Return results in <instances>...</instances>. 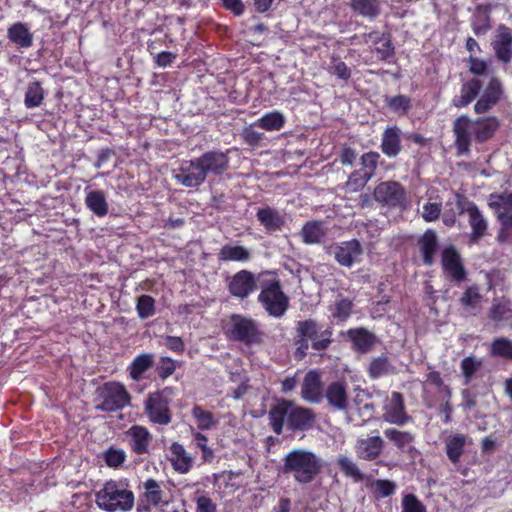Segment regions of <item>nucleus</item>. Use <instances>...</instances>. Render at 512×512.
Wrapping results in <instances>:
<instances>
[{
    "label": "nucleus",
    "instance_id": "obj_41",
    "mask_svg": "<svg viewBox=\"0 0 512 512\" xmlns=\"http://www.w3.org/2000/svg\"><path fill=\"white\" fill-rule=\"evenodd\" d=\"M254 125L266 131H279L285 125V117L277 110L270 111L260 117Z\"/></svg>",
    "mask_w": 512,
    "mask_h": 512
},
{
    "label": "nucleus",
    "instance_id": "obj_7",
    "mask_svg": "<svg viewBox=\"0 0 512 512\" xmlns=\"http://www.w3.org/2000/svg\"><path fill=\"white\" fill-rule=\"evenodd\" d=\"M95 409L104 413H116L131 405L132 396L119 381L104 382L96 389Z\"/></svg>",
    "mask_w": 512,
    "mask_h": 512
},
{
    "label": "nucleus",
    "instance_id": "obj_38",
    "mask_svg": "<svg viewBox=\"0 0 512 512\" xmlns=\"http://www.w3.org/2000/svg\"><path fill=\"white\" fill-rule=\"evenodd\" d=\"M325 234L321 221H308L301 229L302 241L305 244H318Z\"/></svg>",
    "mask_w": 512,
    "mask_h": 512
},
{
    "label": "nucleus",
    "instance_id": "obj_35",
    "mask_svg": "<svg viewBox=\"0 0 512 512\" xmlns=\"http://www.w3.org/2000/svg\"><path fill=\"white\" fill-rule=\"evenodd\" d=\"M467 443V435L453 434L449 435L445 440V450L448 459L457 464L464 453V448Z\"/></svg>",
    "mask_w": 512,
    "mask_h": 512
},
{
    "label": "nucleus",
    "instance_id": "obj_27",
    "mask_svg": "<svg viewBox=\"0 0 512 512\" xmlns=\"http://www.w3.org/2000/svg\"><path fill=\"white\" fill-rule=\"evenodd\" d=\"M380 149L389 158L396 157L401 152V130L396 125L385 128Z\"/></svg>",
    "mask_w": 512,
    "mask_h": 512
},
{
    "label": "nucleus",
    "instance_id": "obj_10",
    "mask_svg": "<svg viewBox=\"0 0 512 512\" xmlns=\"http://www.w3.org/2000/svg\"><path fill=\"white\" fill-rule=\"evenodd\" d=\"M138 489V512H149L151 507H159L168 504L167 493L162 481L147 478L145 481L141 482Z\"/></svg>",
    "mask_w": 512,
    "mask_h": 512
},
{
    "label": "nucleus",
    "instance_id": "obj_49",
    "mask_svg": "<svg viewBox=\"0 0 512 512\" xmlns=\"http://www.w3.org/2000/svg\"><path fill=\"white\" fill-rule=\"evenodd\" d=\"M490 355L512 360V341L504 337L494 339L491 343Z\"/></svg>",
    "mask_w": 512,
    "mask_h": 512
},
{
    "label": "nucleus",
    "instance_id": "obj_60",
    "mask_svg": "<svg viewBox=\"0 0 512 512\" xmlns=\"http://www.w3.org/2000/svg\"><path fill=\"white\" fill-rule=\"evenodd\" d=\"M176 361L171 357H161L157 365L156 371L161 380H165L170 377L176 370Z\"/></svg>",
    "mask_w": 512,
    "mask_h": 512
},
{
    "label": "nucleus",
    "instance_id": "obj_36",
    "mask_svg": "<svg viewBox=\"0 0 512 512\" xmlns=\"http://www.w3.org/2000/svg\"><path fill=\"white\" fill-rule=\"evenodd\" d=\"M154 363V357L150 353H143L136 356L128 366L129 376L134 381L142 379L143 374L148 371Z\"/></svg>",
    "mask_w": 512,
    "mask_h": 512
},
{
    "label": "nucleus",
    "instance_id": "obj_11",
    "mask_svg": "<svg viewBox=\"0 0 512 512\" xmlns=\"http://www.w3.org/2000/svg\"><path fill=\"white\" fill-rule=\"evenodd\" d=\"M374 199L388 208L404 209L407 203V193L402 184L397 181L379 183L373 191Z\"/></svg>",
    "mask_w": 512,
    "mask_h": 512
},
{
    "label": "nucleus",
    "instance_id": "obj_15",
    "mask_svg": "<svg viewBox=\"0 0 512 512\" xmlns=\"http://www.w3.org/2000/svg\"><path fill=\"white\" fill-rule=\"evenodd\" d=\"M257 287V277L246 269L236 272L227 284L230 295L239 300L247 299L257 290Z\"/></svg>",
    "mask_w": 512,
    "mask_h": 512
},
{
    "label": "nucleus",
    "instance_id": "obj_33",
    "mask_svg": "<svg viewBox=\"0 0 512 512\" xmlns=\"http://www.w3.org/2000/svg\"><path fill=\"white\" fill-rule=\"evenodd\" d=\"M220 262H241L245 263L250 261L251 252L244 246L225 244L221 247L218 254Z\"/></svg>",
    "mask_w": 512,
    "mask_h": 512
},
{
    "label": "nucleus",
    "instance_id": "obj_19",
    "mask_svg": "<svg viewBox=\"0 0 512 512\" xmlns=\"http://www.w3.org/2000/svg\"><path fill=\"white\" fill-rule=\"evenodd\" d=\"M124 435L132 453L136 455L149 453L152 435L147 427L138 424L132 425L124 432Z\"/></svg>",
    "mask_w": 512,
    "mask_h": 512
},
{
    "label": "nucleus",
    "instance_id": "obj_62",
    "mask_svg": "<svg viewBox=\"0 0 512 512\" xmlns=\"http://www.w3.org/2000/svg\"><path fill=\"white\" fill-rule=\"evenodd\" d=\"M402 512H427V509L414 494H407L402 499Z\"/></svg>",
    "mask_w": 512,
    "mask_h": 512
},
{
    "label": "nucleus",
    "instance_id": "obj_48",
    "mask_svg": "<svg viewBox=\"0 0 512 512\" xmlns=\"http://www.w3.org/2000/svg\"><path fill=\"white\" fill-rule=\"evenodd\" d=\"M337 465L341 472L346 476L353 479L354 482H361L364 480V474L360 471L358 466L348 457L339 456Z\"/></svg>",
    "mask_w": 512,
    "mask_h": 512
},
{
    "label": "nucleus",
    "instance_id": "obj_45",
    "mask_svg": "<svg viewBox=\"0 0 512 512\" xmlns=\"http://www.w3.org/2000/svg\"><path fill=\"white\" fill-rule=\"evenodd\" d=\"M472 30L476 36L485 35L491 29L488 7L479 6L472 21Z\"/></svg>",
    "mask_w": 512,
    "mask_h": 512
},
{
    "label": "nucleus",
    "instance_id": "obj_58",
    "mask_svg": "<svg viewBox=\"0 0 512 512\" xmlns=\"http://www.w3.org/2000/svg\"><path fill=\"white\" fill-rule=\"evenodd\" d=\"M370 180L371 179L367 176L355 170L349 175L345 186L349 192H358L362 190Z\"/></svg>",
    "mask_w": 512,
    "mask_h": 512
},
{
    "label": "nucleus",
    "instance_id": "obj_20",
    "mask_svg": "<svg viewBox=\"0 0 512 512\" xmlns=\"http://www.w3.org/2000/svg\"><path fill=\"white\" fill-rule=\"evenodd\" d=\"M301 396L310 403H319L323 398V385L320 374L315 370L306 373L302 387Z\"/></svg>",
    "mask_w": 512,
    "mask_h": 512
},
{
    "label": "nucleus",
    "instance_id": "obj_32",
    "mask_svg": "<svg viewBox=\"0 0 512 512\" xmlns=\"http://www.w3.org/2000/svg\"><path fill=\"white\" fill-rule=\"evenodd\" d=\"M384 436L402 453H409L413 450L412 444L415 441V435L410 431H402L396 428H386Z\"/></svg>",
    "mask_w": 512,
    "mask_h": 512
},
{
    "label": "nucleus",
    "instance_id": "obj_51",
    "mask_svg": "<svg viewBox=\"0 0 512 512\" xmlns=\"http://www.w3.org/2000/svg\"><path fill=\"white\" fill-rule=\"evenodd\" d=\"M483 362L481 359H477L474 356H468L462 359L460 368L462 375L465 380V384H469L476 374V372L482 367Z\"/></svg>",
    "mask_w": 512,
    "mask_h": 512
},
{
    "label": "nucleus",
    "instance_id": "obj_54",
    "mask_svg": "<svg viewBox=\"0 0 512 512\" xmlns=\"http://www.w3.org/2000/svg\"><path fill=\"white\" fill-rule=\"evenodd\" d=\"M488 205L495 212H498L501 207L506 211H512V192L490 194V202Z\"/></svg>",
    "mask_w": 512,
    "mask_h": 512
},
{
    "label": "nucleus",
    "instance_id": "obj_46",
    "mask_svg": "<svg viewBox=\"0 0 512 512\" xmlns=\"http://www.w3.org/2000/svg\"><path fill=\"white\" fill-rule=\"evenodd\" d=\"M191 413L195 419L197 428L201 431L210 430L217 424L214 415L210 411L204 410L200 405H195Z\"/></svg>",
    "mask_w": 512,
    "mask_h": 512
},
{
    "label": "nucleus",
    "instance_id": "obj_43",
    "mask_svg": "<svg viewBox=\"0 0 512 512\" xmlns=\"http://www.w3.org/2000/svg\"><path fill=\"white\" fill-rule=\"evenodd\" d=\"M380 158V154L376 151L362 154L360 157V168L357 171L372 179L378 168Z\"/></svg>",
    "mask_w": 512,
    "mask_h": 512
},
{
    "label": "nucleus",
    "instance_id": "obj_37",
    "mask_svg": "<svg viewBox=\"0 0 512 512\" xmlns=\"http://www.w3.org/2000/svg\"><path fill=\"white\" fill-rule=\"evenodd\" d=\"M87 208L98 217H104L108 213V203L105 195L100 190H94L87 193L85 198Z\"/></svg>",
    "mask_w": 512,
    "mask_h": 512
},
{
    "label": "nucleus",
    "instance_id": "obj_56",
    "mask_svg": "<svg viewBox=\"0 0 512 512\" xmlns=\"http://www.w3.org/2000/svg\"><path fill=\"white\" fill-rule=\"evenodd\" d=\"M193 439L196 446L201 450V458L205 463L213 462L215 458V454L212 448H210L208 443V438L202 434L201 432H196L193 434Z\"/></svg>",
    "mask_w": 512,
    "mask_h": 512
},
{
    "label": "nucleus",
    "instance_id": "obj_23",
    "mask_svg": "<svg viewBox=\"0 0 512 512\" xmlns=\"http://www.w3.org/2000/svg\"><path fill=\"white\" fill-rule=\"evenodd\" d=\"M496 58L504 64L512 61V32L506 26L500 27V32L492 43Z\"/></svg>",
    "mask_w": 512,
    "mask_h": 512
},
{
    "label": "nucleus",
    "instance_id": "obj_1",
    "mask_svg": "<svg viewBox=\"0 0 512 512\" xmlns=\"http://www.w3.org/2000/svg\"><path fill=\"white\" fill-rule=\"evenodd\" d=\"M499 127L500 121L496 116L478 117L472 120L466 114L460 115L454 120L452 126L457 155H468L473 139L478 143H484L494 137Z\"/></svg>",
    "mask_w": 512,
    "mask_h": 512
},
{
    "label": "nucleus",
    "instance_id": "obj_13",
    "mask_svg": "<svg viewBox=\"0 0 512 512\" xmlns=\"http://www.w3.org/2000/svg\"><path fill=\"white\" fill-rule=\"evenodd\" d=\"M382 409V419L389 424L404 426L412 420L406 411L404 396L398 391L391 392Z\"/></svg>",
    "mask_w": 512,
    "mask_h": 512
},
{
    "label": "nucleus",
    "instance_id": "obj_64",
    "mask_svg": "<svg viewBox=\"0 0 512 512\" xmlns=\"http://www.w3.org/2000/svg\"><path fill=\"white\" fill-rule=\"evenodd\" d=\"M194 500L195 512H217V504L208 495H198Z\"/></svg>",
    "mask_w": 512,
    "mask_h": 512
},
{
    "label": "nucleus",
    "instance_id": "obj_47",
    "mask_svg": "<svg viewBox=\"0 0 512 512\" xmlns=\"http://www.w3.org/2000/svg\"><path fill=\"white\" fill-rule=\"evenodd\" d=\"M155 299L147 294H142L136 299V311L140 319L145 320L152 317L156 312Z\"/></svg>",
    "mask_w": 512,
    "mask_h": 512
},
{
    "label": "nucleus",
    "instance_id": "obj_4",
    "mask_svg": "<svg viewBox=\"0 0 512 512\" xmlns=\"http://www.w3.org/2000/svg\"><path fill=\"white\" fill-rule=\"evenodd\" d=\"M95 503L106 512H129L134 507L135 495L127 479H110L95 493Z\"/></svg>",
    "mask_w": 512,
    "mask_h": 512
},
{
    "label": "nucleus",
    "instance_id": "obj_39",
    "mask_svg": "<svg viewBox=\"0 0 512 512\" xmlns=\"http://www.w3.org/2000/svg\"><path fill=\"white\" fill-rule=\"evenodd\" d=\"M393 370L394 368L390 364L388 356L382 354L381 356L375 357L371 360L367 372L371 379H378L393 373Z\"/></svg>",
    "mask_w": 512,
    "mask_h": 512
},
{
    "label": "nucleus",
    "instance_id": "obj_21",
    "mask_svg": "<svg viewBox=\"0 0 512 512\" xmlns=\"http://www.w3.org/2000/svg\"><path fill=\"white\" fill-rule=\"evenodd\" d=\"M383 447L384 441L380 436H371L358 439L355 452L359 459L374 461L381 455Z\"/></svg>",
    "mask_w": 512,
    "mask_h": 512
},
{
    "label": "nucleus",
    "instance_id": "obj_57",
    "mask_svg": "<svg viewBox=\"0 0 512 512\" xmlns=\"http://www.w3.org/2000/svg\"><path fill=\"white\" fill-rule=\"evenodd\" d=\"M510 313L511 309L507 304L500 301H494L489 308L488 318L494 322H501L508 319Z\"/></svg>",
    "mask_w": 512,
    "mask_h": 512
},
{
    "label": "nucleus",
    "instance_id": "obj_59",
    "mask_svg": "<svg viewBox=\"0 0 512 512\" xmlns=\"http://www.w3.org/2000/svg\"><path fill=\"white\" fill-rule=\"evenodd\" d=\"M481 299V294L479 292V287L477 285H472L466 288L460 298V304L464 307H475Z\"/></svg>",
    "mask_w": 512,
    "mask_h": 512
},
{
    "label": "nucleus",
    "instance_id": "obj_3",
    "mask_svg": "<svg viewBox=\"0 0 512 512\" xmlns=\"http://www.w3.org/2000/svg\"><path fill=\"white\" fill-rule=\"evenodd\" d=\"M332 335V328L323 329V326L313 318L297 321L293 337L295 358H305L310 346L318 352L327 350L333 342Z\"/></svg>",
    "mask_w": 512,
    "mask_h": 512
},
{
    "label": "nucleus",
    "instance_id": "obj_29",
    "mask_svg": "<svg viewBox=\"0 0 512 512\" xmlns=\"http://www.w3.org/2000/svg\"><path fill=\"white\" fill-rule=\"evenodd\" d=\"M173 469L179 474H187L193 467V457L179 442H173L169 448Z\"/></svg>",
    "mask_w": 512,
    "mask_h": 512
},
{
    "label": "nucleus",
    "instance_id": "obj_42",
    "mask_svg": "<svg viewBox=\"0 0 512 512\" xmlns=\"http://www.w3.org/2000/svg\"><path fill=\"white\" fill-rule=\"evenodd\" d=\"M497 220L500 223L496 236L497 242L499 244H512V212L510 214L498 212Z\"/></svg>",
    "mask_w": 512,
    "mask_h": 512
},
{
    "label": "nucleus",
    "instance_id": "obj_5",
    "mask_svg": "<svg viewBox=\"0 0 512 512\" xmlns=\"http://www.w3.org/2000/svg\"><path fill=\"white\" fill-rule=\"evenodd\" d=\"M321 467L320 459L313 452L294 449L284 457L281 471L291 474L300 484H308L319 474Z\"/></svg>",
    "mask_w": 512,
    "mask_h": 512
},
{
    "label": "nucleus",
    "instance_id": "obj_44",
    "mask_svg": "<svg viewBox=\"0 0 512 512\" xmlns=\"http://www.w3.org/2000/svg\"><path fill=\"white\" fill-rule=\"evenodd\" d=\"M386 107L399 115H406L412 107L411 98L407 95L385 96Z\"/></svg>",
    "mask_w": 512,
    "mask_h": 512
},
{
    "label": "nucleus",
    "instance_id": "obj_25",
    "mask_svg": "<svg viewBox=\"0 0 512 512\" xmlns=\"http://www.w3.org/2000/svg\"><path fill=\"white\" fill-rule=\"evenodd\" d=\"M482 82L478 78H471L464 82L460 88V94L452 98V105L458 109L467 107L480 94Z\"/></svg>",
    "mask_w": 512,
    "mask_h": 512
},
{
    "label": "nucleus",
    "instance_id": "obj_52",
    "mask_svg": "<svg viewBox=\"0 0 512 512\" xmlns=\"http://www.w3.org/2000/svg\"><path fill=\"white\" fill-rule=\"evenodd\" d=\"M353 302L349 298L340 297L334 304L333 318L338 321H346L352 314Z\"/></svg>",
    "mask_w": 512,
    "mask_h": 512
},
{
    "label": "nucleus",
    "instance_id": "obj_9",
    "mask_svg": "<svg viewBox=\"0 0 512 512\" xmlns=\"http://www.w3.org/2000/svg\"><path fill=\"white\" fill-rule=\"evenodd\" d=\"M225 335L229 340L245 345L260 344L263 340V333L258 323L241 314L230 316L229 323L225 328Z\"/></svg>",
    "mask_w": 512,
    "mask_h": 512
},
{
    "label": "nucleus",
    "instance_id": "obj_6",
    "mask_svg": "<svg viewBox=\"0 0 512 512\" xmlns=\"http://www.w3.org/2000/svg\"><path fill=\"white\" fill-rule=\"evenodd\" d=\"M176 396L175 388L165 386L149 392L143 401V412L153 425L168 426L173 420L171 405Z\"/></svg>",
    "mask_w": 512,
    "mask_h": 512
},
{
    "label": "nucleus",
    "instance_id": "obj_24",
    "mask_svg": "<svg viewBox=\"0 0 512 512\" xmlns=\"http://www.w3.org/2000/svg\"><path fill=\"white\" fill-rule=\"evenodd\" d=\"M328 404L338 411H346L348 408L347 385L343 381L331 382L325 392Z\"/></svg>",
    "mask_w": 512,
    "mask_h": 512
},
{
    "label": "nucleus",
    "instance_id": "obj_34",
    "mask_svg": "<svg viewBox=\"0 0 512 512\" xmlns=\"http://www.w3.org/2000/svg\"><path fill=\"white\" fill-rule=\"evenodd\" d=\"M468 222L471 228L470 243H478L480 239L488 235V221L479 208L468 215Z\"/></svg>",
    "mask_w": 512,
    "mask_h": 512
},
{
    "label": "nucleus",
    "instance_id": "obj_16",
    "mask_svg": "<svg viewBox=\"0 0 512 512\" xmlns=\"http://www.w3.org/2000/svg\"><path fill=\"white\" fill-rule=\"evenodd\" d=\"M173 177L178 184L187 188H198L206 180V176L197 158L183 162L173 171Z\"/></svg>",
    "mask_w": 512,
    "mask_h": 512
},
{
    "label": "nucleus",
    "instance_id": "obj_53",
    "mask_svg": "<svg viewBox=\"0 0 512 512\" xmlns=\"http://www.w3.org/2000/svg\"><path fill=\"white\" fill-rule=\"evenodd\" d=\"M395 490L396 484L388 479H377L371 485V492L377 499L389 497Z\"/></svg>",
    "mask_w": 512,
    "mask_h": 512
},
{
    "label": "nucleus",
    "instance_id": "obj_8",
    "mask_svg": "<svg viewBox=\"0 0 512 512\" xmlns=\"http://www.w3.org/2000/svg\"><path fill=\"white\" fill-rule=\"evenodd\" d=\"M261 291L257 301L267 314L274 318H281L289 308V297L283 291L278 278L264 280L260 283Z\"/></svg>",
    "mask_w": 512,
    "mask_h": 512
},
{
    "label": "nucleus",
    "instance_id": "obj_55",
    "mask_svg": "<svg viewBox=\"0 0 512 512\" xmlns=\"http://www.w3.org/2000/svg\"><path fill=\"white\" fill-rule=\"evenodd\" d=\"M103 459L110 468L120 467L126 460V453L123 449L109 447L103 453Z\"/></svg>",
    "mask_w": 512,
    "mask_h": 512
},
{
    "label": "nucleus",
    "instance_id": "obj_22",
    "mask_svg": "<svg viewBox=\"0 0 512 512\" xmlns=\"http://www.w3.org/2000/svg\"><path fill=\"white\" fill-rule=\"evenodd\" d=\"M347 336L354 350L362 354L370 352L378 341L376 335L364 327L349 329Z\"/></svg>",
    "mask_w": 512,
    "mask_h": 512
},
{
    "label": "nucleus",
    "instance_id": "obj_28",
    "mask_svg": "<svg viewBox=\"0 0 512 512\" xmlns=\"http://www.w3.org/2000/svg\"><path fill=\"white\" fill-rule=\"evenodd\" d=\"M423 264L432 266L439 248L438 237L434 230L427 229L418 241Z\"/></svg>",
    "mask_w": 512,
    "mask_h": 512
},
{
    "label": "nucleus",
    "instance_id": "obj_50",
    "mask_svg": "<svg viewBox=\"0 0 512 512\" xmlns=\"http://www.w3.org/2000/svg\"><path fill=\"white\" fill-rule=\"evenodd\" d=\"M374 50L381 61L390 63L395 56V46L392 41V35L387 33L382 37V42L375 46Z\"/></svg>",
    "mask_w": 512,
    "mask_h": 512
},
{
    "label": "nucleus",
    "instance_id": "obj_61",
    "mask_svg": "<svg viewBox=\"0 0 512 512\" xmlns=\"http://www.w3.org/2000/svg\"><path fill=\"white\" fill-rule=\"evenodd\" d=\"M329 72L344 81H348L351 77L350 68L338 57H332V65L329 68Z\"/></svg>",
    "mask_w": 512,
    "mask_h": 512
},
{
    "label": "nucleus",
    "instance_id": "obj_30",
    "mask_svg": "<svg viewBox=\"0 0 512 512\" xmlns=\"http://www.w3.org/2000/svg\"><path fill=\"white\" fill-rule=\"evenodd\" d=\"M256 218L266 231L275 232L281 230L285 224V218L276 209L271 207L259 208Z\"/></svg>",
    "mask_w": 512,
    "mask_h": 512
},
{
    "label": "nucleus",
    "instance_id": "obj_17",
    "mask_svg": "<svg viewBox=\"0 0 512 512\" xmlns=\"http://www.w3.org/2000/svg\"><path fill=\"white\" fill-rule=\"evenodd\" d=\"M504 89L501 80L498 77H491L484 89L483 94L474 105L476 114L489 112L501 100Z\"/></svg>",
    "mask_w": 512,
    "mask_h": 512
},
{
    "label": "nucleus",
    "instance_id": "obj_26",
    "mask_svg": "<svg viewBox=\"0 0 512 512\" xmlns=\"http://www.w3.org/2000/svg\"><path fill=\"white\" fill-rule=\"evenodd\" d=\"M8 40L18 48L27 49L33 45L34 36L24 22H15L7 28Z\"/></svg>",
    "mask_w": 512,
    "mask_h": 512
},
{
    "label": "nucleus",
    "instance_id": "obj_31",
    "mask_svg": "<svg viewBox=\"0 0 512 512\" xmlns=\"http://www.w3.org/2000/svg\"><path fill=\"white\" fill-rule=\"evenodd\" d=\"M349 6L355 15L375 20L382 12V0H349Z\"/></svg>",
    "mask_w": 512,
    "mask_h": 512
},
{
    "label": "nucleus",
    "instance_id": "obj_18",
    "mask_svg": "<svg viewBox=\"0 0 512 512\" xmlns=\"http://www.w3.org/2000/svg\"><path fill=\"white\" fill-rule=\"evenodd\" d=\"M205 176H221L229 169L228 152L210 150L197 157Z\"/></svg>",
    "mask_w": 512,
    "mask_h": 512
},
{
    "label": "nucleus",
    "instance_id": "obj_40",
    "mask_svg": "<svg viewBox=\"0 0 512 512\" xmlns=\"http://www.w3.org/2000/svg\"><path fill=\"white\" fill-rule=\"evenodd\" d=\"M45 98V91L39 81H32L28 84L25 97L24 105L27 109H33L39 107Z\"/></svg>",
    "mask_w": 512,
    "mask_h": 512
},
{
    "label": "nucleus",
    "instance_id": "obj_2",
    "mask_svg": "<svg viewBox=\"0 0 512 512\" xmlns=\"http://www.w3.org/2000/svg\"><path fill=\"white\" fill-rule=\"evenodd\" d=\"M317 415L308 407L297 405L293 400L280 398L268 412L269 425L276 435L283 433L284 425L292 432H304L313 428Z\"/></svg>",
    "mask_w": 512,
    "mask_h": 512
},
{
    "label": "nucleus",
    "instance_id": "obj_63",
    "mask_svg": "<svg viewBox=\"0 0 512 512\" xmlns=\"http://www.w3.org/2000/svg\"><path fill=\"white\" fill-rule=\"evenodd\" d=\"M455 204L459 215H463L465 213L469 215L478 208V206L473 201L469 200L464 194L461 193L455 194Z\"/></svg>",
    "mask_w": 512,
    "mask_h": 512
},
{
    "label": "nucleus",
    "instance_id": "obj_12",
    "mask_svg": "<svg viewBox=\"0 0 512 512\" xmlns=\"http://www.w3.org/2000/svg\"><path fill=\"white\" fill-rule=\"evenodd\" d=\"M441 266L444 275L455 285L459 286L467 279V270L455 246L449 245L442 249Z\"/></svg>",
    "mask_w": 512,
    "mask_h": 512
},
{
    "label": "nucleus",
    "instance_id": "obj_14",
    "mask_svg": "<svg viewBox=\"0 0 512 512\" xmlns=\"http://www.w3.org/2000/svg\"><path fill=\"white\" fill-rule=\"evenodd\" d=\"M328 253L340 266L351 268L355 263L360 262L363 248L359 240L351 239L332 244Z\"/></svg>",
    "mask_w": 512,
    "mask_h": 512
}]
</instances>
